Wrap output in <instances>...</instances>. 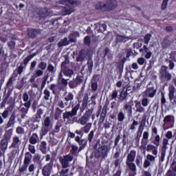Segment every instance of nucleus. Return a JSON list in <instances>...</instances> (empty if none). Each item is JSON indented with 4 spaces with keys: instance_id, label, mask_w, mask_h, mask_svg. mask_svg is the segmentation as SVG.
<instances>
[{
    "instance_id": "56",
    "label": "nucleus",
    "mask_w": 176,
    "mask_h": 176,
    "mask_svg": "<svg viewBox=\"0 0 176 176\" xmlns=\"http://www.w3.org/2000/svg\"><path fill=\"white\" fill-rule=\"evenodd\" d=\"M41 80H42L41 79V78H36V82L32 84V87L38 89V87H39V85L41 84Z\"/></svg>"
},
{
    "instance_id": "32",
    "label": "nucleus",
    "mask_w": 176,
    "mask_h": 176,
    "mask_svg": "<svg viewBox=\"0 0 176 176\" xmlns=\"http://www.w3.org/2000/svg\"><path fill=\"white\" fill-rule=\"evenodd\" d=\"M38 15L41 17H47V16L50 15V12L47 8H41L38 12Z\"/></svg>"
},
{
    "instance_id": "6",
    "label": "nucleus",
    "mask_w": 176,
    "mask_h": 176,
    "mask_svg": "<svg viewBox=\"0 0 176 176\" xmlns=\"http://www.w3.org/2000/svg\"><path fill=\"white\" fill-rule=\"evenodd\" d=\"M13 134V129H8L5 135L4 138L0 142V148L1 149L3 153H5L8 149V145H9V141L12 138V135Z\"/></svg>"
},
{
    "instance_id": "57",
    "label": "nucleus",
    "mask_w": 176,
    "mask_h": 176,
    "mask_svg": "<svg viewBox=\"0 0 176 176\" xmlns=\"http://www.w3.org/2000/svg\"><path fill=\"white\" fill-rule=\"evenodd\" d=\"M151 38H152V34H147L144 36V42L146 45H148V43H149V41H151Z\"/></svg>"
},
{
    "instance_id": "16",
    "label": "nucleus",
    "mask_w": 176,
    "mask_h": 176,
    "mask_svg": "<svg viewBox=\"0 0 176 176\" xmlns=\"http://www.w3.org/2000/svg\"><path fill=\"white\" fill-rule=\"evenodd\" d=\"M126 166L128 168L129 176H135L137 175V165L134 162H125Z\"/></svg>"
},
{
    "instance_id": "37",
    "label": "nucleus",
    "mask_w": 176,
    "mask_h": 176,
    "mask_svg": "<svg viewBox=\"0 0 176 176\" xmlns=\"http://www.w3.org/2000/svg\"><path fill=\"white\" fill-rule=\"evenodd\" d=\"M67 45H69V43L68 42V38L65 37L64 38L61 39L58 43V47H63V46H67Z\"/></svg>"
},
{
    "instance_id": "61",
    "label": "nucleus",
    "mask_w": 176,
    "mask_h": 176,
    "mask_svg": "<svg viewBox=\"0 0 176 176\" xmlns=\"http://www.w3.org/2000/svg\"><path fill=\"white\" fill-rule=\"evenodd\" d=\"M8 46L10 50H13L16 47V42L10 41L8 43Z\"/></svg>"
},
{
    "instance_id": "3",
    "label": "nucleus",
    "mask_w": 176,
    "mask_h": 176,
    "mask_svg": "<svg viewBox=\"0 0 176 176\" xmlns=\"http://www.w3.org/2000/svg\"><path fill=\"white\" fill-rule=\"evenodd\" d=\"M58 5H65V7L62 8V12L63 14H71V13H74L75 12V9L74 7L69 6L70 5H79L80 4V1H75V0H58L56 1Z\"/></svg>"
},
{
    "instance_id": "29",
    "label": "nucleus",
    "mask_w": 176,
    "mask_h": 176,
    "mask_svg": "<svg viewBox=\"0 0 176 176\" xmlns=\"http://www.w3.org/2000/svg\"><path fill=\"white\" fill-rule=\"evenodd\" d=\"M63 127V124L61 121H58L55 125L54 130H52L50 133L52 135H55L56 133H60V129Z\"/></svg>"
},
{
    "instance_id": "62",
    "label": "nucleus",
    "mask_w": 176,
    "mask_h": 176,
    "mask_svg": "<svg viewBox=\"0 0 176 176\" xmlns=\"http://www.w3.org/2000/svg\"><path fill=\"white\" fill-rule=\"evenodd\" d=\"M144 98L142 100V107H146L149 104V100L148 97H143Z\"/></svg>"
},
{
    "instance_id": "19",
    "label": "nucleus",
    "mask_w": 176,
    "mask_h": 176,
    "mask_svg": "<svg viewBox=\"0 0 176 176\" xmlns=\"http://www.w3.org/2000/svg\"><path fill=\"white\" fill-rule=\"evenodd\" d=\"M20 145H21V138L14 135L12 138V142L10 146V149H12V148H17Z\"/></svg>"
},
{
    "instance_id": "22",
    "label": "nucleus",
    "mask_w": 176,
    "mask_h": 176,
    "mask_svg": "<svg viewBox=\"0 0 176 176\" xmlns=\"http://www.w3.org/2000/svg\"><path fill=\"white\" fill-rule=\"evenodd\" d=\"M106 12H109L110 10H113L116 6H118V1L116 0H109L105 3Z\"/></svg>"
},
{
    "instance_id": "46",
    "label": "nucleus",
    "mask_w": 176,
    "mask_h": 176,
    "mask_svg": "<svg viewBox=\"0 0 176 176\" xmlns=\"http://www.w3.org/2000/svg\"><path fill=\"white\" fill-rule=\"evenodd\" d=\"M174 120V116L168 115L165 116L164 119V123H171Z\"/></svg>"
},
{
    "instance_id": "17",
    "label": "nucleus",
    "mask_w": 176,
    "mask_h": 176,
    "mask_svg": "<svg viewBox=\"0 0 176 176\" xmlns=\"http://www.w3.org/2000/svg\"><path fill=\"white\" fill-rule=\"evenodd\" d=\"M168 140L163 139L162 140V148L161 151V157L160 159V162H164V157H166V151L168 149Z\"/></svg>"
},
{
    "instance_id": "11",
    "label": "nucleus",
    "mask_w": 176,
    "mask_h": 176,
    "mask_svg": "<svg viewBox=\"0 0 176 176\" xmlns=\"http://www.w3.org/2000/svg\"><path fill=\"white\" fill-rule=\"evenodd\" d=\"M92 118L93 120H94V114H93V109H89L85 111V114L81 116L78 121V123L81 124V126H85L87 124V122H89Z\"/></svg>"
},
{
    "instance_id": "47",
    "label": "nucleus",
    "mask_w": 176,
    "mask_h": 176,
    "mask_svg": "<svg viewBox=\"0 0 176 176\" xmlns=\"http://www.w3.org/2000/svg\"><path fill=\"white\" fill-rule=\"evenodd\" d=\"M47 71H48L51 74H54L56 72V71H57V69L53 65L50 63V64H48Z\"/></svg>"
},
{
    "instance_id": "10",
    "label": "nucleus",
    "mask_w": 176,
    "mask_h": 176,
    "mask_svg": "<svg viewBox=\"0 0 176 176\" xmlns=\"http://www.w3.org/2000/svg\"><path fill=\"white\" fill-rule=\"evenodd\" d=\"M70 145V153L69 155H71L73 156H75L76 157H78L79 156V153L82 152L83 149H85L87 145V142H85V144L81 146H78V144H72L71 142H69Z\"/></svg>"
},
{
    "instance_id": "36",
    "label": "nucleus",
    "mask_w": 176,
    "mask_h": 176,
    "mask_svg": "<svg viewBox=\"0 0 176 176\" xmlns=\"http://www.w3.org/2000/svg\"><path fill=\"white\" fill-rule=\"evenodd\" d=\"M40 151L42 152V153H46V151H47V143L46 142L42 141L41 142Z\"/></svg>"
},
{
    "instance_id": "1",
    "label": "nucleus",
    "mask_w": 176,
    "mask_h": 176,
    "mask_svg": "<svg viewBox=\"0 0 176 176\" xmlns=\"http://www.w3.org/2000/svg\"><path fill=\"white\" fill-rule=\"evenodd\" d=\"M67 65H68V61L67 60H65L61 63V69L58 75L57 82L58 85H60L59 87V90L61 91H64V90L67 89V86H68V81L69 80V79L64 78L63 75H65V76H67V78H72L74 74V70L68 69Z\"/></svg>"
},
{
    "instance_id": "13",
    "label": "nucleus",
    "mask_w": 176,
    "mask_h": 176,
    "mask_svg": "<svg viewBox=\"0 0 176 176\" xmlns=\"http://www.w3.org/2000/svg\"><path fill=\"white\" fill-rule=\"evenodd\" d=\"M157 93V88L155 87L153 85L149 83L146 86V90L142 92L143 97H147L148 98H153Z\"/></svg>"
},
{
    "instance_id": "31",
    "label": "nucleus",
    "mask_w": 176,
    "mask_h": 176,
    "mask_svg": "<svg viewBox=\"0 0 176 176\" xmlns=\"http://www.w3.org/2000/svg\"><path fill=\"white\" fill-rule=\"evenodd\" d=\"M95 8L97 10H102V12H107L105 3L103 2H98L95 4Z\"/></svg>"
},
{
    "instance_id": "54",
    "label": "nucleus",
    "mask_w": 176,
    "mask_h": 176,
    "mask_svg": "<svg viewBox=\"0 0 176 176\" xmlns=\"http://www.w3.org/2000/svg\"><path fill=\"white\" fill-rule=\"evenodd\" d=\"M47 67V63L46 62H41L38 65V67L41 69V71H45V69H46Z\"/></svg>"
},
{
    "instance_id": "55",
    "label": "nucleus",
    "mask_w": 176,
    "mask_h": 176,
    "mask_svg": "<svg viewBox=\"0 0 176 176\" xmlns=\"http://www.w3.org/2000/svg\"><path fill=\"white\" fill-rule=\"evenodd\" d=\"M47 79H49V76H45L43 78H42V82H41V90H43V89H45V86H46V82H47Z\"/></svg>"
},
{
    "instance_id": "21",
    "label": "nucleus",
    "mask_w": 176,
    "mask_h": 176,
    "mask_svg": "<svg viewBox=\"0 0 176 176\" xmlns=\"http://www.w3.org/2000/svg\"><path fill=\"white\" fill-rule=\"evenodd\" d=\"M14 124H16V113L12 112L6 124V128L10 129V127H14Z\"/></svg>"
},
{
    "instance_id": "50",
    "label": "nucleus",
    "mask_w": 176,
    "mask_h": 176,
    "mask_svg": "<svg viewBox=\"0 0 176 176\" xmlns=\"http://www.w3.org/2000/svg\"><path fill=\"white\" fill-rule=\"evenodd\" d=\"M125 118H126V115L124 114V113H123V111H120L118 115V122H123Z\"/></svg>"
},
{
    "instance_id": "23",
    "label": "nucleus",
    "mask_w": 176,
    "mask_h": 176,
    "mask_svg": "<svg viewBox=\"0 0 176 176\" xmlns=\"http://www.w3.org/2000/svg\"><path fill=\"white\" fill-rule=\"evenodd\" d=\"M41 34V30L39 29H34V28H28V35L29 38H36Z\"/></svg>"
},
{
    "instance_id": "60",
    "label": "nucleus",
    "mask_w": 176,
    "mask_h": 176,
    "mask_svg": "<svg viewBox=\"0 0 176 176\" xmlns=\"http://www.w3.org/2000/svg\"><path fill=\"white\" fill-rule=\"evenodd\" d=\"M28 151L30 152V153H32V155H34L35 152H36V150L35 149V146L34 144H29L28 145Z\"/></svg>"
},
{
    "instance_id": "49",
    "label": "nucleus",
    "mask_w": 176,
    "mask_h": 176,
    "mask_svg": "<svg viewBox=\"0 0 176 176\" xmlns=\"http://www.w3.org/2000/svg\"><path fill=\"white\" fill-rule=\"evenodd\" d=\"M93 66H94L93 59L91 58H89L87 60V67H88V71H89V72H91V71L93 70Z\"/></svg>"
},
{
    "instance_id": "35",
    "label": "nucleus",
    "mask_w": 176,
    "mask_h": 176,
    "mask_svg": "<svg viewBox=\"0 0 176 176\" xmlns=\"http://www.w3.org/2000/svg\"><path fill=\"white\" fill-rule=\"evenodd\" d=\"M74 94L72 92H69L65 94L64 100L65 101H70V102H72V101H74Z\"/></svg>"
},
{
    "instance_id": "5",
    "label": "nucleus",
    "mask_w": 176,
    "mask_h": 176,
    "mask_svg": "<svg viewBox=\"0 0 176 176\" xmlns=\"http://www.w3.org/2000/svg\"><path fill=\"white\" fill-rule=\"evenodd\" d=\"M111 151V146L108 145H102L98 147L95 152V157L104 160L108 157V154Z\"/></svg>"
},
{
    "instance_id": "52",
    "label": "nucleus",
    "mask_w": 176,
    "mask_h": 176,
    "mask_svg": "<svg viewBox=\"0 0 176 176\" xmlns=\"http://www.w3.org/2000/svg\"><path fill=\"white\" fill-rule=\"evenodd\" d=\"M41 119H42V117H40L39 115L36 113L34 117L32 118L31 120L33 122V123H39L41 122Z\"/></svg>"
},
{
    "instance_id": "64",
    "label": "nucleus",
    "mask_w": 176,
    "mask_h": 176,
    "mask_svg": "<svg viewBox=\"0 0 176 176\" xmlns=\"http://www.w3.org/2000/svg\"><path fill=\"white\" fill-rule=\"evenodd\" d=\"M165 176H176V172H174L172 169H169Z\"/></svg>"
},
{
    "instance_id": "51",
    "label": "nucleus",
    "mask_w": 176,
    "mask_h": 176,
    "mask_svg": "<svg viewBox=\"0 0 176 176\" xmlns=\"http://www.w3.org/2000/svg\"><path fill=\"white\" fill-rule=\"evenodd\" d=\"M43 94H44V100H45V101H48L49 98H50V91H49V89H45L43 91Z\"/></svg>"
},
{
    "instance_id": "18",
    "label": "nucleus",
    "mask_w": 176,
    "mask_h": 176,
    "mask_svg": "<svg viewBox=\"0 0 176 176\" xmlns=\"http://www.w3.org/2000/svg\"><path fill=\"white\" fill-rule=\"evenodd\" d=\"M157 157V155L154 156L151 154H148L146 155V160L144 162L143 167L144 168H148V167L151 166V163H155Z\"/></svg>"
},
{
    "instance_id": "59",
    "label": "nucleus",
    "mask_w": 176,
    "mask_h": 176,
    "mask_svg": "<svg viewBox=\"0 0 176 176\" xmlns=\"http://www.w3.org/2000/svg\"><path fill=\"white\" fill-rule=\"evenodd\" d=\"M168 5V0H163L161 5L162 10H166V9H167Z\"/></svg>"
},
{
    "instance_id": "14",
    "label": "nucleus",
    "mask_w": 176,
    "mask_h": 176,
    "mask_svg": "<svg viewBox=\"0 0 176 176\" xmlns=\"http://www.w3.org/2000/svg\"><path fill=\"white\" fill-rule=\"evenodd\" d=\"M59 162L62 166V168H68L70 167L69 163L74 160V156L71 154H67L63 156L59 157Z\"/></svg>"
},
{
    "instance_id": "8",
    "label": "nucleus",
    "mask_w": 176,
    "mask_h": 176,
    "mask_svg": "<svg viewBox=\"0 0 176 176\" xmlns=\"http://www.w3.org/2000/svg\"><path fill=\"white\" fill-rule=\"evenodd\" d=\"M79 108H80V104H77L74 107L72 108V111H66L63 113V119L64 122L67 120L68 122H71L74 116H76L78 115V111H79Z\"/></svg>"
},
{
    "instance_id": "12",
    "label": "nucleus",
    "mask_w": 176,
    "mask_h": 176,
    "mask_svg": "<svg viewBox=\"0 0 176 176\" xmlns=\"http://www.w3.org/2000/svg\"><path fill=\"white\" fill-rule=\"evenodd\" d=\"M23 101L25 102L23 104L25 107H22L21 109V114H27L28 113V110L31 108V104L32 103V100L30 99L28 96V93L25 92L23 94Z\"/></svg>"
},
{
    "instance_id": "38",
    "label": "nucleus",
    "mask_w": 176,
    "mask_h": 176,
    "mask_svg": "<svg viewBox=\"0 0 176 176\" xmlns=\"http://www.w3.org/2000/svg\"><path fill=\"white\" fill-rule=\"evenodd\" d=\"M127 96H129L127 90H124V89H122L120 94V100L121 101H124V100H127Z\"/></svg>"
},
{
    "instance_id": "42",
    "label": "nucleus",
    "mask_w": 176,
    "mask_h": 176,
    "mask_svg": "<svg viewBox=\"0 0 176 176\" xmlns=\"http://www.w3.org/2000/svg\"><path fill=\"white\" fill-rule=\"evenodd\" d=\"M67 85L70 89H76V87H78V83L75 79L70 80L67 82Z\"/></svg>"
},
{
    "instance_id": "30",
    "label": "nucleus",
    "mask_w": 176,
    "mask_h": 176,
    "mask_svg": "<svg viewBox=\"0 0 176 176\" xmlns=\"http://www.w3.org/2000/svg\"><path fill=\"white\" fill-rule=\"evenodd\" d=\"M135 107L136 108L135 112H140V113L145 112V108L141 105V102L135 101Z\"/></svg>"
},
{
    "instance_id": "7",
    "label": "nucleus",
    "mask_w": 176,
    "mask_h": 176,
    "mask_svg": "<svg viewBox=\"0 0 176 176\" xmlns=\"http://www.w3.org/2000/svg\"><path fill=\"white\" fill-rule=\"evenodd\" d=\"M168 67L162 65L159 70V78L161 82H170L171 80V78H173V75L168 71Z\"/></svg>"
},
{
    "instance_id": "24",
    "label": "nucleus",
    "mask_w": 176,
    "mask_h": 176,
    "mask_svg": "<svg viewBox=\"0 0 176 176\" xmlns=\"http://www.w3.org/2000/svg\"><path fill=\"white\" fill-rule=\"evenodd\" d=\"M133 39V37L131 36H122L120 34L116 35V42L117 43H126V42Z\"/></svg>"
},
{
    "instance_id": "44",
    "label": "nucleus",
    "mask_w": 176,
    "mask_h": 176,
    "mask_svg": "<svg viewBox=\"0 0 176 176\" xmlns=\"http://www.w3.org/2000/svg\"><path fill=\"white\" fill-rule=\"evenodd\" d=\"M34 58V55H29L28 56L21 64H23L25 67H27V64L31 61V60Z\"/></svg>"
},
{
    "instance_id": "58",
    "label": "nucleus",
    "mask_w": 176,
    "mask_h": 176,
    "mask_svg": "<svg viewBox=\"0 0 176 176\" xmlns=\"http://www.w3.org/2000/svg\"><path fill=\"white\" fill-rule=\"evenodd\" d=\"M96 130L94 131H91L88 135V141L89 142H91L93 141V138H94V133H95Z\"/></svg>"
},
{
    "instance_id": "33",
    "label": "nucleus",
    "mask_w": 176,
    "mask_h": 176,
    "mask_svg": "<svg viewBox=\"0 0 176 176\" xmlns=\"http://www.w3.org/2000/svg\"><path fill=\"white\" fill-rule=\"evenodd\" d=\"M86 58V52H85V50H81L76 57V61H83Z\"/></svg>"
},
{
    "instance_id": "25",
    "label": "nucleus",
    "mask_w": 176,
    "mask_h": 176,
    "mask_svg": "<svg viewBox=\"0 0 176 176\" xmlns=\"http://www.w3.org/2000/svg\"><path fill=\"white\" fill-rule=\"evenodd\" d=\"M168 90H169L168 97H169L170 101L171 102L173 100L174 104H176L175 87H174V85H170Z\"/></svg>"
},
{
    "instance_id": "45",
    "label": "nucleus",
    "mask_w": 176,
    "mask_h": 176,
    "mask_svg": "<svg viewBox=\"0 0 176 176\" xmlns=\"http://www.w3.org/2000/svg\"><path fill=\"white\" fill-rule=\"evenodd\" d=\"M68 173H69V168H63V169H61V170L59 171L58 174H59V176H68Z\"/></svg>"
},
{
    "instance_id": "20",
    "label": "nucleus",
    "mask_w": 176,
    "mask_h": 176,
    "mask_svg": "<svg viewBox=\"0 0 176 176\" xmlns=\"http://www.w3.org/2000/svg\"><path fill=\"white\" fill-rule=\"evenodd\" d=\"M133 100H131L130 102L126 103L123 109L124 111H126L128 116H133Z\"/></svg>"
},
{
    "instance_id": "40",
    "label": "nucleus",
    "mask_w": 176,
    "mask_h": 176,
    "mask_svg": "<svg viewBox=\"0 0 176 176\" xmlns=\"http://www.w3.org/2000/svg\"><path fill=\"white\" fill-rule=\"evenodd\" d=\"M27 68L25 65L23 63H20L19 66L17 67V73L18 75H21L23 72H24V70Z\"/></svg>"
},
{
    "instance_id": "15",
    "label": "nucleus",
    "mask_w": 176,
    "mask_h": 176,
    "mask_svg": "<svg viewBox=\"0 0 176 176\" xmlns=\"http://www.w3.org/2000/svg\"><path fill=\"white\" fill-rule=\"evenodd\" d=\"M54 160H51V161L45 164L42 168V175L43 176H50L52 173H53V165Z\"/></svg>"
},
{
    "instance_id": "4",
    "label": "nucleus",
    "mask_w": 176,
    "mask_h": 176,
    "mask_svg": "<svg viewBox=\"0 0 176 176\" xmlns=\"http://www.w3.org/2000/svg\"><path fill=\"white\" fill-rule=\"evenodd\" d=\"M53 129V118L52 117H46L42 122L41 129L40 131V138L42 140L50 130Z\"/></svg>"
},
{
    "instance_id": "39",
    "label": "nucleus",
    "mask_w": 176,
    "mask_h": 176,
    "mask_svg": "<svg viewBox=\"0 0 176 176\" xmlns=\"http://www.w3.org/2000/svg\"><path fill=\"white\" fill-rule=\"evenodd\" d=\"M91 129V123H87L81 128V130H82V133L84 132L85 134H87V133L90 131Z\"/></svg>"
},
{
    "instance_id": "41",
    "label": "nucleus",
    "mask_w": 176,
    "mask_h": 176,
    "mask_svg": "<svg viewBox=\"0 0 176 176\" xmlns=\"http://www.w3.org/2000/svg\"><path fill=\"white\" fill-rule=\"evenodd\" d=\"M50 89L52 90L53 94H58V86L56 84H52L50 86Z\"/></svg>"
},
{
    "instance_id": "53",
    "label": "nucleus",
    "mask_w": 176,
    "mask_h": 176,
    "mask_svg": "<svg viewBox=\"0 0 176 176\" xmlns=\"http://www.w3.org/2000/svg\"><path fill=\"white\" fill-rule=\"evenodd\" d=\"M135 164L138 167H142V157L139 155L135 160Z\"/></svg>"
},
{
    "instance_id": "2",
    "label": "nucleus",
    "mask_w": 176,
    "mask_h": 176,
    "mask_svg": "<svg viewBox=\"0 0 176 176\" xmlns=\"http://www.w3.org/2000/svg\"><path fill=\"white\" fill-rule=\"evenodd\" d=\"M151 137H155V140L153 142V144L154 145L148 144L146 151L147 152H151L152 155H153L154 156H157L158 146H160V135H157V128H152Z\"/></svg>"
},
{
    "instance_id": "27",
    "label": "nucleus",
    "mask_w": 176,
    "mask_h": 176,
    "mask_svg": "<svg viewBox=\"0 0 176 176\" xmlns=\"http://www.w3.org/2000/svg\"><path fill=\"white\" fill-rule=\"evenodd\" d=\"M29 142L32 145H35L39 142V136L38 133H32V135L29 138Z\"/></svg>"
},
{
    "instance_id": "63",
    "label": "nucleus",
    "mask_w": 176,
    "mask_h": 176,
    "mask_svg": "<svg viewBox=\"0 0 176 176\" xmlns=\"http://www.w3.org/2000/svg\"><path fill=\"white\" fill-rule=\"evenodd\" d=\"M84 43L87 46H89L91 44V41L90 40V36H87L84 38Z\"/></svg>"
},
{
    "instance_id": "34",
    "label": "nucleus",
    "mask_w": 176,
    "mask_h": 176,
    "mask_svg": "<svg viewBox=\"0 0 176 176\" xmlns=\"http://www.w3.org/2000/svg\"><path fill=\"white\" fill-rule=\"evenodd\" d=\"M87 104H89V94H85L82 100V108H86Z\"/></svg>"
},
{
    "instance_id": "48",
    "label": "nucleus",
    "mask_w": 176,
    "mask_h": 176,
    "mask_svg": "<svg viewBox=\"0 0 176 176\" xmlns=\"http://www.w3.org/2000/svg\"><path fill=\"white\" fill-rule=\"evenodd\" d=\"M170 40H168V38H164L162 43V47H164V49H166L167 47H168V46H170Z\"/></svg>"
},
{
    "instance_id": "9",
    "label": "nucleus",
    "mask_w": 176,
    "mask_h": 176,
    "mask_svg": "<svg viewBox=\"0 0 176 176\" xmlns=\"http://www.w3.org/2000/svg\"><path fill=\"white\" fill-rule=\"evenodd\" d=\"M32 159V156L31 155V153H30V152L25 153L23 164L19 168V174H24V173H27L28 170V166L31 164Z\"/></svg>"
},
{
    "instance_id": "28",
    "label": "nucleus",
    "mask_w": 176,
    "mask_h": 176,
    "mask_svg": "<svg viewBox=\"0 0 176 176\" xmlns=\"http://www.w3.org/2000/svg\"><path fill=\"white\" fill-rule=\"evenodd\" d=\"M79 36H80V34L78 32L71 33L69 36V42L76 43V38H79Z\"/></svg>"
},
{
    "instance_id": "43",
    "label": "nucleus",
    "mask_w": 176,
    "mask_h": 176,
    "mask_svg": "<svg viewBox=\"0 0 176 176\" xmlns=\"http://www.w3.org/2000/svg\"><path fill=\"white\" fill-rule=\"evenodd\" d=\"M107 116V110L102 109V111L100 114V117L99 119V123L102 124L104 123V120H105V117Z\"/></svg>"
},
{
    "instance_id": "26",
    "label": "nucleus",
    "mask_w": 176,
    "mask_h": 176,
    "mask_svg": "<svg viewBox=\"0 0 176 176\" xmlns=\"http://www.w3.org/2000/svg\"><path fill=\"white\" fill-rule=\"evenodd\" d=\"M136 156L137 151L135 150L131 151L126 157V162H134Z\"/></svg>"
}]
</instances>
